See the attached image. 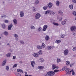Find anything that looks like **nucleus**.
Listing matches in <instances>:
<instances>
[{
  "mask_svg": "<svg viewBox=\"0 0 76 76\" xmlns=\"http://www.w3.org/2000/svg\"><path fill=\"white\" fill-rule=\"evenodd\" d=\"M23 16H24V13H23V11H21L20 13V17H23Z\"/></svg>",
  "mask_w": 76,
  "mask_h": 76,
  "instance_id": "8",
  "label": "nucleus"
},
{
  "mask_svg": "<svg viewBox=\"0 0 76 76\" xmlns=\"http://www.w3.org/2000/svg\"><path fill=\"white\" fill-rule=\"evenodd\" d=\"M6 69L8 70H9V66H7L6 67Z\"/></svg>",
  "mask_w": 76,
  "mask_h": 76,
  "instance_id": "43",
  "label": "nucleus"
},
{
  "mask_svg": "<svg viewBox=\"0 0 76 76\" xmlns=\"http://www.w3.org/2000/svg\"><path fill=\"white\" fill-rule=\"evenodd\" d=\"M65 36L64 35V34H62L61 36V38H64Z\"/></svg>",
  "mask_w": 76,
  "mask_h": 76,
  "instance_id": "39",
  "label": "nucleus"
},
{
  "mask_svg": "<svg viewBox=\"0 0 76 76\" xmlns=\"http://www.w3.org/2000/svg\"><path fill=\"white\" fill-rule=\"evenodd\" d=\"M2 26L3 28L4 29V28H6V26H5V24H3L2 25Z\"/></svg>",
  "mask_w": 76,
  "mask_h": 76,
  "instance_id": "30",
  "label": "nucleus"
},
{
  "mask_svg": "<svg viewBox=\"0 0 76 76\" xmlns=\"http://www.w3.org/2000/svg\"><path fill=\"white\" fill-rule=\"evenodd\" d=\"M49 73H50V76H54V75H55V72H53V71H50Z\"/></svg>",
  "mask_w": 76,
  "mask_h": 76,
  "instance_id": "9",
  "label": "nucleus"
},
{
  "mask_svg": "<svg viewBox=\"0 0 76 76\" xmlns=\"http://www.w3.org/2000/svg\"><path fill=\"white\" fill-rule=\"evenodd\" d=\"M48 27V26L47 25H45L44 26L43 28L42 31H45L47 30V28Z\"/></svg>",
  "mask_w": 76,
  "mask_h": 76,
  "instance_id": "4",
  "label": "nucleus"
},
{
  "mask_svg": "<svg viewBox=\"0 0 76 76\" xmlns=\"http://www.w3.org/2000/svg\"><path fill=\"white\" fill-rule=\"evenodd\" d=\"M61 19H62V17H61V18H60L59 19V21H61V20H62Z\"/></svg>",
  "mask_w": 76,
  "mask_h": 76,
  "instance_id": "53",
  "label": "nucleus"
},
{
  "mask_svg": "<svg viewBox=\"0 0 76 76\" xmlns=\"http://www.w3.org/2000/svg\"><path fill=\"white\" fill-rule=\"evenodd\" d=\"M14 37H15V38H17V37H18V35L16 34H15V35H14Z\"/></svg>",
  "mask_w": 76,
  "mask_h": 76,
  "instance_id": "47",
  "label": "nucleus"
},
{
  "mask_svg": "<svg viewBox=\"0 0 76 76\" xmlns=\"http://www.w3.org/2000/svg\"><path fill=\"white\" fill-rule=\"evenodd\" d=\"M7 45H9V44L8 43V44H7Z\"/></svg>",
  "mask_w": 76,
  "mask_h": 76,
  "instance_id": "59",
  "label": "nucleus"
},
{
  "mask_svg": "<svg viewBox=\"0 0 76 76\" xmlns=\"http://www.w3.org/2000/svg\"><path fill=\"white\" fill-rule=\"evenodd\" d=\"M57 61L58 63H59V62H60V61H61V60H60V59L58 58L57 59Z\"/></svg>",
  "mask_w": 76,
  "mask_h": 76,
  "instance_id": "34",
  "label": "nucleus"
},
{
  "mask_svg": "<svg viewBox=\"0 0 76 76\" xmlns=\"http://www.w3.org/2000/svg\"><path fill=\"white\" fill-rule=\"evenodd\" d=\"M60 4V2L58 1H56V5L57 6H58Z\"/></svg>",
  "mask_w": 76,
  "mask_h": 76,
  "instance_id": "33",
  "label": "nucleus"
},
{
  "mask_svg": "<svg viewBox=\"0 0 76 76\" xmlns=\"http://www.w3.org/2000/svg\"><path fill=\"white\" fill-rule=\"evenodd\" d=\"M72 50H73V51H75V50H76V47L72 49Z\"/></svg>",
  "mask_w": 76,
  "mask_h": 76,
  "instance_id": "46",
  "label": "nucleus"
},
{
  "mask_svg": "<svg viewBox=\"0 0 76 76\" xmlns=\"http://www.w3.org/2000/svg\"><path fill=\"white\" fill-rule=\"evenodd\" d=\"M16 58V56H14L13 57V59H15V58Z\"/></svg>",
  "mask_w": 76,
  "mask_h": 76,
  "instance_id": "50",
  "label": "nucleus"
},
{
  "mask_svg": "<svg viewBox=\"0 0 76 76\" xmlns=\"http://www.w3.org/2000/svg\"><path fill=\"white\" fill-rule=\"evenodd\" d=\"M48 13L52 15H54V14H55V13H54V12H52L51 10H47L45 12V15H47Z\"/></svg>",
  "mask_w": 76,
  "mask_h": 76,
  "instance_id": "1",
  "label": "nucleus"
},
{
  "mask_svg": "<svg viewBox=\"0 0 76 76\" xmlns=\"http://www.w3.org/2000/svg\"><path fill=\"white\" fill-rule=\"evenodd\" d=\"M6 60L5 59L4 61L2 63V66H4L5 64H6Z\"/></svg>",
  "mask_w": 76,
  "mask_h": 76,
  "instance_id": "16",
  "label": "nucleus"
},
{
  "mask_svg": "<svg viewBox=\"0 0 76 76\" xmlns=\"http://www.w3.org/2000/svg\"><path fill=\"white\" fill-rule=\"evenodd\" d=\"M33 56H34V57H35V58L38 57V54H37V53H33Z\"/></svg>",
  "mask_w": 76,
  "mask_h": 76,
  "instance_id": "10",
  "label": "nucleus"
},
{
  "mask_svg": "<svg viewBox=\"0 0 76 76\" xmlns=\"http://www.w3.org/2000/svg\"><path fill=\"white\" fill-rule=\"evenodd\" d=\"M58 13L60 15H63V12H62L61 11H59L58 12Z\"/></svg>",
  "mask_w": 76,
  "mask_h": 76,
  "instance_id": "23",
  "label": "nucleus"
},
{
  "mask_svg": "<svg viewBox=\"0 0 76 76\" xmlns=\"http://www.w3.org/2000/svg\"><path fill=\"white\" fill-rule=\"evenodd\" d=\"M38 55H42V51L41 50H40L39 52L38 53Z\"/></svg>",
  "mask_w": 76,
  "mask_h": 76,
  "instance_id": "13",
  "label": "nucleus"
},
{
  "mask_svg": "<svg viewBox=\"0 0 76 76\" xmlns=\"http://www.w3.org/2000/svg\"><path fill=\"white\" fill-rule=\"evenodd\" d=\"M15 40H16V41H18V38H16L15 39Z\"/></svg>",
  "mask_w": 76,
  "mask_h": 76,
  "instance_id": "55",
  "label": "nucleus"
},
{
  "mask_svg": "<svg viewBox=\"0 0 76 76\" xmlns=\"http://www.w3.org/2000/svg\"><path fill=\"white\" fill-rule=\"evenodd\" d=\"M54 72H59V70L58 69H55L54 70Z\"/></svg>",
  "mask_w": 76,
  "mask_h": 76,
  "instance_id": "36",
  "label": "nucleus"
},
{
  "mask_svg": "<svg viewBox=\"0 0 76 76\" xmlns=\"http://www.w3.org/2000/svg\"><path fill=\"white\" fill-rule=\"evenodd\" d=\"M61 41L60 40H57L56 41V43L57 44H58L59 43H60Z\"/></svg>",
  "mask_w": 76,
  "mask_h": 76,
  "instance_id": "20",
  "label": "nucleus"
},
{
  "mask_svg": "<svg viewBox=\"0 0 76 76\" xmlns=\"http://www.w3.org/2000/svg\"><path fill=\"white\" fill-rule=\"evenodd\" d=\"M66 64L67 65H69L70 64V62L69 61H66Z\"/></svg>",
  "mask_w": 76,
  "mask_h": 76,
  "instance_id": "26",
  "label": "nucleus"
},
{
  "mask_svg": "<svg viewBox=\"0 0 76 76\" xmlns=\"http://www.w3.org/2000/svg\"><path fill=\"white\" fill-rule=\"evenodd\" d=\"M4 34L5 35H8V33L7 31H4Z\"/></svg>",
  "mask_w": 76,
  "mask_h": 76,
  "instance_id": "31",
  "label": "nucleus"
},
{
  "mask_svg": "<svg viewBox=\"0 0 76 76\" xmlns=\"http://www.w3.org/2000/svg\"><path fill=\"white\" fill-rule=\"evenodd\" d=\"M39 3V1L38 0H36L35 1V4H38Z\"/></svg>",
  "mask_w": 76,
  "mask_h": 76,
  "instance_id": "28",
  "label": "nucleus"
},
{
  "mask_svg": "<svg viewBox=\"0 0 76 76\" xmlns=\"http://www.w3.org/2000/svg\"><path fill=\"white\" fill-rule=\"evenodd\" d=\"M28 76H32V75H29Z\"/></svg>",
  "mask_w": 76,
  "mask_h": 76,
  "instance_id": "60",
  "label": "nucleus"
},
{
  "mask_svg": "<svg viewBox=\"0 0 76 76\" xmlns=\"http://www.w3.org/2000/svg\"><path fill=\"white\" fill-rule=\"evenodd\" d=\"M72 2H73V3H76V0H72Z\"/></svg>",
  "mask_w": 76,
  "mask_h": 76,
  "instance_id": "49",
  "label": "nucleus"
},
{
  "mask_svg": "<svg viewBox=\"0 0 76 76\" xmlns=\"http://www.w3.org/2000/svg\"><path fill=\"white\" fill-rule=\"evenodd\" d=\"M17 66H18V64H15L13 66V68H14L15 67H16Z\"/></svg>",
  "mask_w": 76,
  "mask_h": 76,
  "instance_id": "35",
  "label": "nucleus"
},
{
  "mask_svg": "<svg viewBox=\"0 0 76 76\" xmlns=\"http://www.w3.org/2000/svg\"><path fill=\"white\" fill-rule=\"evenodd\" d=\"M13 22L15 25H16L17 24V20L16 19H14Z\"/></svg>",
  "mask_w": 76,
  "mask_h": 76,
  "instance_id": "18",
  "label": "nucleus"
},
{
  "mask_svg": "<svg viewBox=\"0 0 76 76\" xmlns=\"http://www.w3.org/2000/svg\"><path fill=\"white\" fill-rule=\"evenodd\" d=\"M13 26V25L12 24H11L10 25V30H11V28H12V27Z\"/></svg>",
  "mask_w": 76,
  "mask_h": 76,
  "instance_id": "40",
  "label": "nucleus"
},
{
  "mask_svg": "<svg viewBox=\"0 0 76 76\" xmlns=\"http://www.w3.org/2000/svg\"><path fill=\"white\" fill-rule=\"evenodd\" d=\"M16 76H21V74L19 73L16 74H15Z\"/></svg>",
  "mask_w": 76,
  "mask_h": 76,
  "instance_id": "38",
  "label": "nucleus"
},
{
  "mask_svg": "<svg viewBox=\"0 0 76 76\" xmlns=\"http://www.w3.org/2000/svg\"><path fill=\"white\" fill-rule=\"evenodd\" d=\"M17 70L18 72H20V73H23V71H22V70L21 69H17Z\"/></svg>",
  "mask_w": 76,
  "mask_h": 76,
  "instance_id": "22",
  "label": "nucleus"
},
{
  "mask_svg": "<svg viewBox=\"0 0 76 76\" xmlns=\"http://www.w3.org/2000/svg\"><path fill=\"white\" fill-rule=\"evenodd\" d=\"M45 46V45L44 43H43L42 44V46L38 45L37 46V48H38V49H39V50H41V49H42V47H43V48H44Z\"/></svg>",
  "mask_w": 76,
  "mask_h": 76,
  "instance_id": "2",
  "label": "nucleus"
},
{
  "mask_svg": "<svg viewBox=\"0 0 76 76\" xmlns=\"http://www.w3.org/2000/svg\"><path fill=\"white\" fill-rule=\"evenodd\" d=\"M6 18V15H3L2 16H1V18Z\"/></svg>",
  "mask_w": 76,
  "mask_h": 76,
  "instance_id": "45",
  "label": "nucleus"
},
{
  "mask_svg": "<svg viewBox=\"0 0 76 76\" xmlns=\"http://www.w3.org/2000/svg\"><path fill=\"white\" fill-rule=\"evenodd\" d=\"M38 69H39V70L42 69H44V66H39L38 67Z\"/></svg>",
  "mask_w": 76,
  "mask_h": 76,
  "instance_id": "15",
  "label": "nucleus"
},
{
  "mask_svg": "<svg viewBox=\"0 0 76 76\" xmlns=\"http://www.w3.org/2000/svg\"><path fill=\"white\" fill-rule=\"evenodd\" d=\"M45 39H46V40H49V39H50V37H48V36H46L45 37Z\"/></svg>",
  "mask_w": 76,
  "mask_h": 76,
  "instance_id": "21",
  "label": "nucleus"
},
{
  "mask_svg": "<svg viewBox=\"0 0 76 76\" xmlns=\"http://www.w3.org/2000/svg\"><path fill=\"white\" fill-rule=\"evenodd\" d=\"M31 64L32 67H34V65L35 64V61H31Z\"/></svg>",
  "mask_w": 76,
  "mask_h": 76,
  "instance_id": "11",
  "label": "nucleus"
},
{
  "mask_svg": "<svg viewBox=\"0 0 76 76\" xmlns=\"http://www.w3.org/2000/svg\"><path fill=\"white\" fill-rule=\"evenodd\" d=\"M73 35H74V36H75L76 35V33H73Z\"/></svg>",
  "mask_w": 76,
  "mask_h": 76,
  "instance_id": "54",
  "label": "nucleus"
},
{
  "mask_svg": "<svg viewBox=\"0 0 76 76\" xmlns=\"http://www.w3.org/2000/svg\"><path fill=\"white\" fill-rule=\"evenodd\" d=\"M53 24L54 25H55V26H58V23H53Z\"/></svg>",
  "mask_w": 76,
  "mask_h": 76,
  "instance_id": "27",
  "label": "nucleus"
},
{
  "mask_svg": "<svg viewBox=\"0 0 76 76\" xmlns=\"http://www.w3.org/2000/svg\"><path fill=\"white\" fill-rule=\"evenodd\" d=\"M47 8H48V6H45L44 7H43V9L44 10H45L46 9H47Z\"/></svg>",
  "mask_w": 76,
  "mask_h": 76,
  "instance_id": "24",
  "label": "nucleus"
},
{
  "mask_svg": "<svg viewBox=\"0 0 76 76\" xmlns=\"http://www.w3.org/2000/svg\"><path fill=\"white\" fill-rule=\"evenodd\" d=\"M70 72H72V75H75V72H74L73 69H72L71 71H70Z\"/></svg>",
  "mask_w": 76,
  "mask_h": 76,
  "instance_id": "25",
  "label": "nucleus"
},
{
  "mask_svg": "<svg viewBox=\"0 0 76 76\" xmlns=\"http://www.w3.org/2000/svg\"><path fill=\"white\" fill-rule=\"evenodd\" d=\"M76 29V27L75 26H72L71 28V31H75Z\"/></svg>",
  "mask_w": 76,
  "mask_h": 76,
  "instance_id": "7",
  "label": "nucleus"
},
{
  "mask_svg": "<svg viewBox=\"0 0 76 76\" xmlns=\"http://www.w3.org/2000/svg\"><path fill=\"white\" fill-rule=\"evenodd\" d=\"M45 76H50V72H48L47 74L45 75Z\"/></svg>",
  "mask_w": 76,
  "mask_h": 76,
  "instance_id": "17",
  "label": "nucleus"
},
{
  "mask_svg": "<svg viewBox=\"0 0 76 76\" xmlns=\"http://www.w3.org/2000/svg\"><path fill=\"white\" fill-rule=\"evenodd\" d=\"M48 50H52L53 48V46H49L48 47Z\"/></svg>",
  "mask_w": 76,
  "mask_h": 76,
  "instance_id": "19",
  "label": "nucleus"
},
{
  "mask_svg": "<svg viewBox=\"0 0 76 76\" xmlns=\"http://www.w3.org/2000/svg\"><path fill=\"white\" fill-rule=\"evenodd\" d=\"M69 7L70 8V9L71 10L73 9V5H71L69 6Z\"/></svg>",
  "mask_w": 76,
  "mask_h": 76,
  "instance_id": "29",
  "label": "nucleus"
},
{
  "mask_svg": "<svg viewBox=\"0 0 76 76\" xmlns=\"http://www.w3.org/2000/svg\"><path fill=\"white\" fill-rule=\"evenodd\" d=\"M75 20H76V18H75Z\"/></svg>",
  "mask_w": 76,
  "mask_h": 76,
  "instance_id": "62",
  "label": "nucleus"
},
{
  "mask_svg": "<svg viewBox=\"0 0 76 76\" xmlns=\"http://www.w3.org/2000/svg\"><path fill=\"white\" fill-rule=\"evenodd\" d=\"M33 10H33V11H34V12H35V11H36V10H36V9H35V7H33Z\"/></svg>",
  "mask_w": 76,
  "mask_h": 76,
  "instance_id": "48",
  "label": "nucleus"
},
{
  "mask_svg": "<svg viewBox=\"0 0 76 76\" xmlns=\"http://www.w3.org/2000/svg\"><path fill=\"white\" fill-rule=\"evenodd\" d=\"M20 42L21 44H24V42H23V41L22 40L20 41Z\"/></svg>",
  "mask_w": 76,
  "mask_h": 76,
  "instance_id": "41",
  "label": "nucleus"
},
{
  "mask_svg": "<svg viewBox=\"0 0 76 76\" xmlns=\"http://www.w3.org/2000/svg\"><path fill=\"white\" fill-rule=\"evenodd\" d=\"M25 74H27V72H25Z\"/></svg>",
  "mask_w": 76,
  "mask_h": 76,
  "instance_id": "61",
  "label": "nucleus"
},
{
  "mask_svg": "<svg viewBox=\"0 0 76 76\" xmlns=\"http://www.w3.org/2000/svg\"><path fill=\"white\" fill-rule=\"evenodd\" d=\"M64 55H67L68 53H69V50L67 49H66L64 50Z\"/></svg>",
  "mask_w": 76,
  "mask_h": 76,
  "instance_id": "5",
  "label": "nucleus"
},
{
  "mask_svg": "<svg viewBox=\"0 0 76 76\" xmlns=\"http://www.w3.org/2000/svg\"><path fill=\"white\" fill-rule=\"evenodd\" d=\"M41 17V15H40V14L39 13H37L36 15V19H38L39 18Z\"/></svg>",
  "mask_w": 76,
  "mask_h": 76,
  "instance_id": "3",
  "label": "nucleus"
},
{
  "mask_svg": "<svg viewBox=\"0 0 76 76\" xmlns=\"http://www.w3.org/2000/svg\"><path fill=\"white\" fill-rule=\"evenodd\" d=\"M72 66H73V64H71L70 65V67H72Z\"/></svg>",
  "mask_w": 76,
  "mask_h": 76,
  "instance_id": "56",
  "label": "nucleus"
},
{
  "mask_svg": "<svg viewBox=\"0 0 76 76\" xmlns=\"http://www.w3.org/2000/svg\"><path fill=\"white\" fill-rule=\"evenodd\" d=\"M72 14L74 15V16H76V12L74 11L73 12Z\"/></svg>",
  "mask_w": 76,
  "mask_h": 76,
  "instance_id": "32",
  "label": "nucleus"
},
{
  "mask_svg": "<svg viewBox=\"0 0 76 76\" xmlns=\"http://www.w3.org/2000/svg\"><path fill=\"white\" fill-rule=\"evenodd\" d=\"M38 30L40 31H41V28H38Z\"/></svg>",
  "mask_w": 76,
  "mask_h": 76,
  "instance_id": "51",
  "label": "nucleus"
},
{
  "mask_svg": "<svg viewBox=\"0 0 76 76\" xmlns=\"http://www.w3.org/2000/svg\"><path fill=\"white\" fill-rule=\"evenodd\" d=\"M7 56L8 57H10V53H8L7 54Z\"/></svg>",
  "mask_w": 76,
  "mask_h": 76,
  "instance_id": "42",
  "label": "nucleus"
},
{
  "mask_svg": "<svg viewBox=\"0 0 76 76\" xmlns=\"http://www.w3.org/2000/svg\"><path fill=\"white\" fill-rule=\"evenodd\" d=\"M25 76H28V75H26V74L25 75Z\"/></svg>",
  "mask_w": 76,
  "mask_h": 76,
  "instance_id": "58",
  "label": "nucleus"
},
{
  "mask_svg": "<svg viewBox=\"0 0 76 76\" xmlns=\"http://www.w3.org/2000/svg\"><path fill=\"white\" fill-rule=\"evenodd\" d=\"M8 30H10V25H9L8 28Z\"/></svg>",
  "mask_w": 76,
  "mask_h": 76,
  "instance_id": "52",
  "label": "nucleus"
},
{
  "mask_svg": "<svg viewBox=\"0 0 76 76\" xmlns=\"http://www.w3.org/2000/svg\"><path fill=\"white\" fill-rule=\"evenodd\" d=\"M41 60H43V59H42Z\"/></svg>",
  "mask_w": 76,
  "mask_h": 76,
  "instance_id": "64",
  "label": "nucleus"
},
{
  "mask_svg": "<svg viewBox=\"0 0 76 76\" xmlns=\"http://www.w3.org/2000/svg\"><path fill=\"white\" fill-rule=\"evenodd\" d=\"M66 71L67 72V69L66 70Z\"/></svg>",
  "mask_w": 76,
  "mask_h": 76,
  "instance_id": "63",
  "label": "nucleus"
},
{
  "mask_svg": "<svg viewBox=\"0 0 76 76\" xmlns=\"http://www.w3.org/2000/svg\"><path fill=\"white\" fill-rule=\"evenodd\" d=\"M4 22L5 23H8V22H9V21L6 20H5Z\"/></svg>",
  "mask_w": 76,
  "mask_h": 76,
  "instance_id": "44",
  "label": "nucleus"
},
{
  "mask_svg": "<svg viewBox=\"0 0 76 76\" xmlns=\"http://www.w3.org/2000/svg\"><path fill=\"white\" fill-rule=\"evenodd\" d=\"M44 61V60H42V61H41V62L42 63Z\"/></svg>",
  "mask_w": 76,
  "mask_h": 76,
  "instance_id": "57",
  "label": "nucleus"
},
{
  "mask_svg": "<svg viewBox=\"0 0 76 76\" xmlns=\"http://www.w3.org/2000/svg\"><path fill=\"white\" fill-rule=\"evenodd\" d=\"M52 6H53V4H52V3H49L48 5V7H50V8H51V7Z\"/></svg>",
  "mask_w": 76,
  "mask_h": 76,
  "instance_id": "14",
  "label": "nucleus"
},
{
  "mask_svg": "<svg viewBox=\"0 0 76 76\" xmlns=\"http://www.w3.org/2000/svg\"><path fill=\"white\" fill-rule=\"evenodd\" d=\"M31 29H35V27L33 26H31Z\"/></svg>",
  "mask_w": 76,
  "mask_h": 76,
  "instance_id": "37",
  "label": "nucleus"
},
{
  "mask_svg": "<svg viewBox=\"0 0 76 76\" xmlns=\"http://www.w3.org/2000/svg\"><path fill=\"white\" fill-rule=\"evenodd\" d=\"M52 68L53 70H54L55 69H58V66H57L56 65L53 64L52 65Z\"/></svg>",
  "mask_w": 76,
  "mask_h": 76,
  "instance_id": "6",
  "label": "nucleus"
},
{
  "mask_svg": "<svg viewBox=\"0 0 76 76\" xmlns=\"http://www.w3.org/2000/svg\"><path fill=\"white\" fill-rule=\"evenodd\" d=\"M67 21V19H65L64 21H62L61 23V24L62 25H65L66 24V22Z\"/></svg>",
  "mask_w": 76,
  "mask_h": 76,
  "instance_id": "12",
  "label": "nucleus"
}]
</instances>
